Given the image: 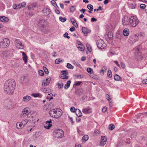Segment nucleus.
<instances>
[{"label": "nucleus", "mask_w": 147, "mask_h": 147, "mask_svg": "<svg viewBox=\"0 0 147 147\" xmlns=\"http://www.w3.org/2000/svg\"><path fill=\"white\" fill-rule=\"evenodd\" d=\"M114 79L116 81H122V78L117 74H116L115 75L114 77Z\"/></svg>", "instance_id": "nucleus-20"}, {"label": "nucleus", "mask_w": 147, "mask_h": 147, "mask_svg": "<svg viewBox=\"0 0 147 147\" xmlns=\"http://www.w3.org/2000/svg\"><path fill=\"white\" fill-rule=\"evenodd\" d=\"M45 20L44 19H42L40 20L39 22V26L40 27H43L45 25Z\"/></svg>", "instance_id": "nucleus-21"}, {"label": "nucleus", "mask_w": 147, "mask_h": 147, "mask_svg": "<svg viewBox=\"0 0 147 147\" xmlns=\"http://www.w3.org/2000/svg\"><path fill=\"white\" fill-rule=\"evenodd\" d=\"M49 113L51 117L56 119L59 118L62 115V110L58 109H52Z\"/></svg>", "instance_id": "nucleus-2"}, {"label": "nucleus", "mask_w": 147, "mask_h": 147, "mask_svg": "<svg viewBox=\"0 0 147 147\" xmlns=\"http://www.w3.org/2000/svg\"><path fill=\"white\" fill-rule=\"evenodd\" d=\"M22 54L23 59L25 63H26L27 62L28 57L27 56L26 54L24 52H21Z\"/></svg>", "instance_id": "nucleus-16"}, {"label": "nucleus", "mask_w": 147, "mask_h": 147, "mask_svg": "<svg viewBox=\"0 0 147 147\" xmlns=\"http://www.w3.org/2000/svg\"><path fill=\"white\" fill-rule=\"evenodd\" d=\"M22 125V123H17L16 124V126L18 129H20L21 128Z\"/></svg>", "instance_id": "nucleus-37"}, {"label": "nucleus", "mask_w": 147, "mask_h": 147, "mask_svg": "<svg viewBox=\"0 0 147 147\" xmlns=\"http://www.w3.org/2000/svg\"><path fill=\"white\" fill-rule=\"evenodd\" d=\"M16 83L13 79H10L7 81L4 84V90L9 94H13L15 89Z\"/></svg>", "instance_id": "nucleus-1"}, {"label": "nucleus", "mask_w": 147, "mask_h": 147, "mask_svg": "<svg viewBox=\"0 0 147 147\" xmlns=\"http://www.w3.org/2000/svg\"><path fill=\"white\" fill-rule=\"evenodd\" d=\"M86 46L87 49L88 50V51L90 52H91L92 51V48L90 45L88 43H87L86 45Z\"/></svg>", "instance_id": "nucleus-33"}, {"label": "nucleus", "mask_w": 147, "mask_h": 147, "mask_svg": "<svg viewBox=\"0 0 147 147\" xmlns=\"http://www.w3.org/2000/svg\"><path fill=\"white\" fill-rule=\"evenodd\" d=\"M121 67L123 68V69L125 68V64L124 63H121Z\"/></svg>", "instance_id": "nucleus-60"}, {"label": "nucleus", "mask_w": 147, "mask_h": 147, "mask_svg": "<svg viewBox=\"0 0 147 147\" xmlns=\"http://www.w3.org/2000/svg\"><path fill=\"white\" fill-rule=\"evenodd\" d=\"M71 82V81L70 80L67 82V83L65 85L64 87L65 89H67L69 87Z\"/></svg>", "instance_id": "nucleus-23"}, {"label": "nucleus", "mask_w": 147, "mask_h": 147, "mask_svg": "<svg viewBox=\"0 0 147 147\" xmlns=\"http://www.w3.org/2000/svg\"><path fill=\"white\" fill-rule=\"evenodd\" d=\"M76 110L75 108L74 107H71L70 108V111L72 112H74Z\"/></svg>", "instance_id": "nucleus-57"}, {"label": "nucleus", "mask_w": 147, "mask_h": 147, "mask_svg": "<svg viewBox=\"0 0 147 147\" xmlns=\"http://www.w3.org/2000/svg\"><path fill=\"white\" fill-rule=\"evenodd\" d=\"M97 21V19L94 17H93L91 19V21L92 22H96Z\"/></svg>", "instance_id": "nucleus-59"}, {"label": "nucleus", "mask_w": 147, "mask_h": 147, "mask_svg": "<svg viewBox=\"0 0 147 147\" xmlns=\"http://www.w3.org/2000/svg\"><path fill=\"white\" fill-rule=\"evenodd\" d=\"M82 30L83 33L85 34V36H86L87 35L88 33L89 32L87 31L86 28L84 27H83L82 28Z\"/></svg>", "instance_id": "nucleus-24"}, {"label": "nucleus", "mask_w": 147, "mask_h": 147, "mask_svg": "<svg viewBox=\"0 0 147 147\" xmlns=\"http://www.w3.org/2000/svg\"><path fill=\"white\" fill-rule=\"evenodd\" d=\"M11 104V102L9 99L5 100L3 102V105L6 107H7Z\"/></svg>", "instance_id": "nucleus-14"}, {"label": "nucleus", "mask_w": 147, "mask_h": 147, "mask_svg": "<svg viewBox=\"0 0 147 147\" xmlns=\"http://www.w3.org/2000/svg\"><path fill=\"white\" fill-rule=\"evenodd\" d=\"M43 68L45 74H49V71L47 68L45 66H43Z\"/></svg>", "instance_id": "nucleus-46"}, {"label": "nucleus", "mask_w": 147, "mask_h": 147, "mask_svg": "<svg viewBox=\"0 0 147 147\" xmlns=\"http://www.w3.org/2000/svg\"><path fill=\"white\" fill-rule=\"evenodd\" d=\"M88 139V136L87 135H84L82 138V140H84L85 142L87 141Z\"/></svg>", "instance_id": "nucleus-32"}, {"label": "nucleus", "mask_w": 147, "mask_h": 147, "mask_svg": "<svg viewBox=\"0 0 147 147\" xmlns=\"http://www.w3.org/2000/svg\"><path fill=\"white\" fill-rule=\"evenodd\" d=\"M11 51L10 50L5 51L3 52L2 54L4 58L8 57L11 55Z\"/></svg>", "instance_id": "nucleus-8"}, {"label": "nucleus", "mask_w": 147, "mask_h": 147, "mask_svg": "<svg viewBox=\"0 0 147 147\" xmlns=\"http://www.w3.org/2000/svg\"><path fill=\"white\" fill-rule=\"evenodd\" d=\"M67 67L68 68L70 69H73L74 68V66L72 65L71 64L68 63L67 65Z\"/></svg>", "instance_id": "nucleus-35"}, {"label": "nucleus", "mask_w": 147, "mask_h": 147, "mask_svg": "<svg viewBox=\"0 0 147 147\" xmlns=\"http://www.w3.org/2000/svg\"><path fill=\"white\" fill-rule=\"evenodd\" d=\"M137 36H140L141 37H143L144 36V34L143 33H140Z\"/></svg>", "instance_id": "nucleus-58"}, {"label": "nucleus", "mask_w": 147, "mask_h": 147, "mask_svg": "<svg viewBox=\"0 0 147 147\" xmlns=\"http://www.w3.org/2000/svg\"><path fill=\"white\" fill-rule=\"evenodd\" d=\"M51 3L55 7V6H56V7H58V6L57 5L56 3L55 0H53L51 1Z\"/></svg>", "instance_id": "nucleus-40"}, {"label": "nucleus", "mask_w": 147, "mask_h": 147, "mask_svg": "<svg viewBox=\"0 0 147 147\" xmlns=\"http://www.w3.org/2000/svg\"><path fill=\"white\" fill-rule=\"evenodd\" d=\"M47 82H46L45 80H43L42 82V85L44 86H47L48 84H47Z\"/></svg>", "instance_id": "nucleus-50"}, {"label": "nucleus", "mask_w": 147, "mask_h": 147, "mask_svg": "<svg viewBox=\"0 0 147 147\" xmlns=\"http://www.w3.org/2000/svg\"><path fill=\"white\" fill-rule=\"evenodd\" d=\"M57 85L59 89H61L63 88V83L62 82H61L60 83H58Z\"/></svg>", "instance_id": "nucleus-39"}, {"label": "nucleus", "mask_w": 147, "mask_h": 147, "mask_svg": "<svg viewBox=\"0 0 147 147\" xmlns=\"http://www.w3.org/2000/svg\"><path fill=\"white\" fill-rule=\"evenodd\" d=\"M87 71L89 74H91L92 73V70L90 67H88L87 69Z\"/></svg>", "instance_id": "nucleus-43"}, {"label": "nucleus", "mask_w": 147, "mask_h": 147, "mask_svg": "<svg viewBox=\"0 0 147 147\" xmlns=\"http://www.w3.org/2000/svg\"><path fill=\"white\" fill-rule=\"evenodd\" d=\"M16 46L17 48L19 49H23L24 48V45L21 42L16 44Z\"/></svg>", "instance_id": "nucleus-18"}, {"label": "nucleus", "mask_w": 147, "mask_h": 147, "mask_svg": "<svg viewBox=\"0 0 147 147\" xmlns=\"http://www.w3.org/2000/svg\"><path fill=\"white\" fill-rule=\"evenodd\" d=\"M107 139L105 136H103L101 138V141L100 142V146H102L105 145L107 142Z\"/></svg>", "instance_id": "nucleus-12"}, {"label": "nucleus", "mask_w": 147, "mask_h": 147, "mask_svg": "<svg viewBox=\"0 0 147 147\" xmlns=\"http://www.w3.org/2000/svg\"><path fill=\"white\" fill-rule=\"evenodd\" d=\"M75 7V6H71L70 8V11L71 12H73L75 11V8L74 7Z\"/></svg>", "instance_id": "nucleus-44"}, {"label": "nucleus", "mask_w": 147, "mask_h": 147, "mask_svg": "<svg viewBox=\"0 0 147 147\" xmlns=\"http://www.w3.org/2000/svg\"><path fill=\"white\" fill-rule=\"evenodd\" d=\"M62 61V60L60 59H56L55 61V63L57 64H58L60 62H61Z\"/></svg>", "instance_id": "nucleus-45"}, {"label": "nucleus", "mask_w": 147, "mask_h": 147, "mask_svg": "<svg viewBox=\"0 0 147 147\" xmlns=\"http://www.w3.org/2000/svg\"><path fill=\"white\" fill-rule=\"evenodd\" d=\"M31 97L29 96L26 95L22 99V101L25 102H27L30 100Z\"/></svg>", "instance_id": "nucleus-15"}, {"label": "nucleus", "mask_w": 147, "mask_h": 147, "mask_svg": "<svg viewBox=\"0 0 147 147\" xmlns=\"http://www.w3.org/2000/svg\"><path fill=\"white\" fill-rule=\"evenodd\" d=\"M106 99L109 101V100L110 98H109V95L108 94H106Z\"/></svg>", "instance_id": "nucleus-62"}, {"label": "nucleus", "mask_w": 147, "mask_h": 147, "mask_svg": "<svg viewBox=\"0 0 147 147\" xmlns=\"http://www.w3.org/2000/svg\"><path fill=\"white\" fill-rule=\"evenodd\" d=\"M81 82H77L75 83L74 85H75L76 86H79L80 85Z\"/></svg>", "instance_id": "nucleus-55"}, {"label": "nucleus", "mask_w": 147, "mask_h": 147, "mask_svg": "<svg viewBox=\"0 0 147 147\" xmlns=\"http://www.w3.org/2000/svg\"><path fill=\"white\" fill-rule=\"evenodd\" d=\"M25 5H26V3H25L23 2V3H22L21 4V7H24Z\"/></svg>", "instance_id": "nucleus-63"}, {"label": "nucleus", "mask_w": 147, "mask_h": 147, "mask_svg": "<svg viewBox=\"0 0 147 147\" xmlns=\"http://www.w3.org/2000/svg\"><path fill=\"white\" fill-rule=\"evenodd\" d=\"M107 107H104L102 109V111L103 113H105L107 111Z\"/></svg>", "instance_id": "nucleus-56"}, {"label": "nucleus", "mask_w": 147, "mask_h": 147, "mask_svg": "<svg viewBox=\"0 0 147 147\" xmlns=\"http://www.w3.org/2000/svg\"><path fill=\"white\" fill-rule=\"evenodd\" d=\"M90 109L89 108H84L82 110V112L84 113H89V111Z\"/></svg>", "instance_id": "nucleus-28"}, {"label": "nucleus", "mask_w": 147, "mask_h": 147, "mask_svg": "<svg viewBox=\"0 0 147 147\" xmlns=\"http://www.w3.org/2000/svg\"><path fill=\"white\" fill-rule=\"evenodd\" d=\"M55 12L58 14H59L60 13V11L57 9H56L55 10Z\"/></svg>", "instance_id": "nucleus-64"}, {"label": "nucleus", "mask_w": 147, "mask_h": 147, "mask_svg": "<svg viewBox=\"0 0 147 147\" xmlns=\"http://www.w3.org/2000/svg\"><path fill=\"white\" fill-rule=\"evenodd\" d=\"M75 30V28L74 27H72L69 30L71 32H73Z\"/></svg>", "instance_id": "nucleus-61"}, {"label": "nucleus", "mask_w": 147, "mask_h": 147, "mask_svg": "<svg viewBox=\"0 0 147 147\" xmlns=\"http://www.w3.org/2000/svg\"><path fill=\"white\" fill-rule=\"evenodd\" d=\"M71 21L73 25L76 27L77 28L78 27V25L76 22V20L74 18H72L71 19Z\"/></svg>", "instance_id": "nucleus-19"}, {"label": "nucleus", "mask_w": 147, "mask_h": 147, "mask_svg": "<svg viewBox=\"0 0 147 147\" xmlns=\"http://www.w3.org/2000/svg\"><path fill=\"white\" fill-rule=\"evenodd\" d=\"M30 5L31 6L32 8L33 9V10L36 7V3H34L31 4Z\"/></svg>", "instance_id": "nucleus-51"}, {"label": "nucleus", "mask_w": 147, "mask_h": 147, "mask_svg": "<svg viewBox=\"0 0 147 147\" xmlns=\"http://www.w3.org/2000/svg\"><path fill=\"white\" fill-rule=\"evenodd\" d=\"M115 128L114 125L112 124H110L109 126V129L111 130H113Z\"/></svg>", "instance_id": "nucleus-36"}, {"label": "nucleus", "mask_w": 147, "mask_h": 147, "mask_svg": "<svg viewBox=\"0 0 147 147\" xmlns=\"http://www.w3.org/2000/svg\"><path fill=\"white\" fill-rule=\"evenodd\" d=\"M61 72L62 75L65 74L66 75H67L68 74V72L67 70L62 71Z\"/></svg>", "instance_id": "nucleus-47"}, {"label": "nucleus", "mask_w": 147, "mask_h": 147, "mask_svg": "<svg viewBox=\"0 0 147 147\" xmlns=\"http://www.w3.org/2000/svg\"><path fill=\"white\" fill-rule=\"evenodd\" d=\"M137 133L136 132H134L132 133L131 136V138H134L137 135Z\"/></svg>", "instance_id": "nucleus-42"}, {"label": "nucleus", "mask_w": 147, "mask_h": 147, "mask_svg": "<svg viewBox=\"0 0 147 147\" xmlns=\"http://www.w3.org/2000/svg\"><path fill=\"white\" fill-rule=\"evenodd\" d=\"M60 78L62 79H67L68 78V77L67 76L62 75L61 74V75L60 76Z\"/></svg>", "instance_id": "nucleus-38"}, {"label": "nucleus", "mask_w": 147, "mask_h": 147, "mask_svg": "<svg viewBox=\"0 0 147 147\" xmlns=\"http://www.w3.org/2000/svg\"><path fill=\"white\" fill-rule=\"evenodd\" d=\"M59 20L62 22H64L66 20V18L65 17L63 18L61 17H60L59 18Z\"/></svg>", "instance_id": "nucleus-41"}, {"label": "nucleus", "mask_w": 147, "mask_h": 147, "mask_svg": "<svg viewBox=\"0 0 147 147\" xmlns=\"http://www.w3.org/2000/svg\"><path fill=\"white\" fill-rule=\"evenodd\" d=\"M136 36L138 37L137 34L133 36H130L129 38V40L133 43L135 42L138 39V38L136 37Z\"/></svg>", "instance_id": "nucleus-11"}, {"label": "nucleus", "mask_w": 147, "mask_h": 147, "mask_svg": "<svg viewBox=\"0 0 147 147\" xmlns=\"http://www.w3.org/2000/svg\"><path fill=\"white\" fill-rule=\"evenodd\" d=\"M51 80V78L50 77H49L48 78L46 79L45 81H46V82H47V84H49V83L50 82Z\"/></svg>", "instance_id": "nucleus-53"}, {"label": "nucleus", "mask_w": 147, "mask_h": 147, "mask_svg": "<svg viewBox=\"0 0 147 147\" xmlns=\"http://www.w3.org/2000/svg\"><path fill=\"white\" fill-rule=\"evenodd\" d=\"M139 21L136 17L131 16L129 18V23L132 27H135L139 24Z\"/></svg>", "instance_id": "nucleus-3"}, {"label": "nucleus", "mask_w": 147, "mask_h": 147, "mask_svg": "<svg viewBox=\"0 0 147 147\" xmlns=\"http://www.w3.org/2000/svg\"><path fill=\"white\" fill-rule=\"evenodd\" d=\"M77 48L79 50L81 51H83L84 50V47L82 45L80 44V45L77 47Z\"/></svg>", "instance_id": "nucleus-25"}, {"label": "nucleus", "mask_w": 147, "mask_h": 147, "mask_svg": "<svg viewBox=\"0 0 147 147\" xmlns=\"http://www.w3.org/2000/svg\"><path fill=\"white\" fill-rule=\"evenodd\" d=\"M50 91V89L49 88H44L42 89V91L45 93H48Z\"/></svg>", "instance_id": "nucleus-26"}, {"label": "nucleus", "mask_w": 147, "mask_h": 147, "mask_svg": "<svg viewBox=\"0 0 147 147\" xmlns=\"http://www.w3.org/2000/svg\"><path fill=\"white\" fill-rule=\"evenodd\" d=\"M122 23L123 25H127L129 24V18L127 16H125L123 17L122 20Z\"/></svg>", "instance_id": "nucleus-7"}, {"label": "nucleus", "mask_w": 147, "mask_h": 147, "mask_svg": "<svg viewBox=\"0 0 147 147\" xmlns=\"http://www.w3.org/2000/svg\"><path fill=\"white\" fill-rule=\"evenodd\" d=\"M38 73L39 75L42 76L44 75V72L42 70H39L38 71Z\"/></svg>", "instance_id": "nucleus-48"}, {"label": "nucleus", "mask_w": 147, "mask_h": 147, "mask_svg": "<svg viewBox=\"0 0 147 147\" xmlns=\"http://www.w3.org/2000/svg\"><path fill=\"white\" fill-rule=\"evenodd\" d=\"M129 30L128 29H124L123 31V34L124 36H127L129 35Z\"/></svg>", "instance_id": "nucleus-17"}, {"label": "nucleus", "mask_w": 147, "mask_h": 147, "mask_svg": "<svg viewBox=\"0 0 147 147\" xmlns=\"http://www.w3.org/2000/svg\"><path fill=\"white\" fill-rule=\"evenodd\" d=\"M10 42V41L8 38H3L0 42V46L3 48H6L9 45Z\"/></svg>", "instance_id": "nucleus-4"}, {"label": "nucleus", "mask_w": 147, "mask_h": 147, "mask_svg": "<svg viewBox=\"0 0 147 147\" xmlns=\"http://www.w3.org/2000/svg\"><path fill=\"white\" fill-rule=\"evenodd\" d=\"M22 113L23 114L27 115L29 113L28 110L26 109V108H25L22 111Z\"/></svg>", "instance_id": "nucleus-29"}, {"label": "nucleus", "mask_w": 147, "mask_h": 147, "mask_svg": "<svg viewBox=\"0 0 147 147\" xmlns=\"http://www.w3.org/2000/svg\"><path fill=\"white\" fill-rule=\"evenodd\" d=\"M76 115L78 117H81L82 115V113L81 111L78 109H76Z\"/></svg>", "instance_id": "nucleus-22"}, {"label": "nucleus", "mask_w": 147, "mask_h": 147, "mask_svg": "<svg viewBox=\"0 0 147 147\" xmlns=\"http://www.w3.org/2000/svg\"><path fill=\"white\" fill-rule=\"evenodd\" d=\"M52 123V122L51 119L47 121L46 122V125L44 126V127L47 129H49L52 126V124H51Z\"/></svg>", "instance_id": "nucleus-9"}, {"label": "nucleus", "mask_w": 147, "mask_h": 147, "mask_svg": "<svg viewBox=\"0 0 147 147\" xmlns=\"http://www.w3.org/2000/svg\"><path fill=\"white\" fill-rule=\"evenodd\" d=\"M112 73L111 70H108L107 73L108 77L109 78H111L112 77Z\"/></svg>", "instance_id": "nucleus-34"}, {"label": "nucleus", "mask_w": 147, "mask_h": 147, "mask_svg": "<svg viewBox=\"0 0 147 147\" xmlns=\"http://www.w3.org/2000/svg\"><path fill=\"white\" fill-rule=\"evenodd\" d=\"M42 12L43 13H45V16H47L48 18L49 17V15L50 14L51 12L50 9L47 8H44L42 10Z\"/></svg>", "instance_id": "nucleus-10"}, {"label": "nucleus", "mask_w": 147, "mask_h": 147, "mask_svg": "<svg viewBox=\"0 0 147 147\" xmlns=\"http://www.w3.org/2000/svg\"><path fill=\"white\" fill-rule=\"evenodd\" d=\"M55 133H56L55 136L57 138H61L64 136V132L61 129L56 130Z\"/></svg>", "instance_id": "nucleus-6"}, {"label": "nucleus", "mask_w": 147, "mask_h": 147, "mask_svg": "<svg viewBox=\"0 0 147 147\" xmlns=\"http://www.w3.org/2000/svg\"><path fill=\"white\" fill-rule=\"evenodd\" d=\"M68 34L67 32H65L63 34V36L64 37H65L67 38L68 39H69L70 38V37L68 36Z\"/></svg>", "instance_id": "nucleus-52"}, {"label": "nucleus", "mask_w": 147, "mask_h": 147, "mask_svg": "<svg viewBox=\"0 0 147 147\" xmlns=\"http://www.w3.org/2000/svg\"><path fill=\"white\" fill-rule=\"evenodd\" d=\"M9 20V18L5 16H0V21L2 22H7Z\"/></svg>", "instance_id": "nucleus-13"}, {"label": "nucleus", "mask_w": 147, "mask_h": 147, "mask_svg": "<svg viewBox=\"0 0 147 147\" xmlns=\"http://www.w3.org/2000/svg\"><path fill=\"white\" fill-rule=\"evenodd\" d=\"M140 6L141 9H144L146 7V5L144 4H142L140 5Z\"/></svg>", "instance_id": "nucleus-54"}, {"label": "nucleus", "mask_w": 147, "mask_h": 147, "mask_svg": "<svg viewBox=\"0 0 147 147\" xmlns=\"http://www.w3.org/2000/svg\"><path fill=\"white\" fill-rule=\"evenodd\" d=\"M97 45L100 49H103L106 46V45L102 40H99L97 41Z\"/></svg>", "instance_id": "nucleus-5"}, {"label": "nucleus", "mask_w": 147, "mask_h": 147, "mask_svg": "<svg viewBox=\"0 0 147 147\" xmlns=\"http://www.w3.org/2000/svg\"><path fill=\"white\" fill-rule=\"evenodd\" d=\"M13 9H18L22 8L21 4H19L18 5H14L13 6Z\"/></svg>", "instance_id": "nucleus-27"}, {"label": "nucleus", "mask_w": 147, "mask_h": 147, "mask_svg": "<svg viewBox=\"0 0 147 147\" xmlns=\"http://www.w3.org/2000/svg\"><path fill=\"white\" fill-rule=\"evenodd\" d=\"M87 8L91 11H92L93 9V7L92 5L89 4L87 6Z\"/></svg>", "instance_id": "nucleus-30"}, {"label": "nucleus", "mask_w": 147, "mask_h": 147, "mask_svg": "<svg viewBox=\"0 0 147 147\" xmlns=\"http://www.w3.org/2000/svg\"><path fill=\"white\" fill-rule=\"evenodd\" d=\"M136 5V4L135 3H131L129 5V7L132 9H134Z\"/></svg>", "instance_id": "nucleus-31"}, {"label": "nucleus", "mask_w": 147, "mask_h": 147, "mask_svg": "<svg viewBox=\"0 0 147 147\" xmlns=\"http://www.w3.org/2000/svg\"><path fill=\"white\" fill-rule=\"evenodd\" d=\"M31 95L34 97H38L39 96L40 94L39 93H33L31 94Z\"/></svg>", "instance_id": "nucleus-49"}]
</instances>
